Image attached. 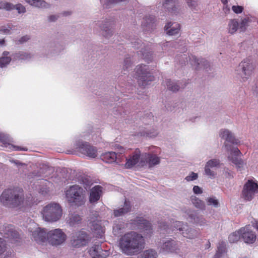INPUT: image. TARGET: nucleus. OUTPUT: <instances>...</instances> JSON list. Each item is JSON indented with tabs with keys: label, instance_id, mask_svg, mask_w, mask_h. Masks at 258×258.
Segmentation results:
<instances>
[{
	"label": "nucleus",
	"instance_id": "1",
	"mask_svg": "<svg viewBox=\"0 0 258 258\" xmlns=\"http://www.w3.org/2000/svg\"><path fill=\"white\" fill-rule=\"evenodd\" d=\"M145 240L143 236L136 232L124 234L119 240L118 245L121 252L126 255H134L143 248Z\"/></svg>",
	"mask_w": 258,
	"mask_h": 258
},
{
	"label": "nucleus",
	"instance_id": "2",
	"mask_svg": "<svg viewBox=\"0 0 258 258\" xmlns=\"http://www.w3.org/2000/svg\"><path fill=\"white\" fill-rule=\"evenodd\" d=\"M159 226L163 233L171 234L178 231L184 237L189 239L197 238L199 234L198 230L189 227L187 223L181 221H174L171 220L168 223H159Z\"/></svg>",
	"mask_w": 258,
	"mask_h": 258
},
{
	"label": "nucleus",
	"instance_id": "3",
	"mask_svg": "<svg viewBox=\"0 0 258 258\" xmlns=\"http://www.w3.org/2000/svg\"><path fill=\"white\" fill-rule=\"evenodd\" d=\"M23 190L19 187L5 189L0 197L1 203L9 207L31 206V203L24 200L23 197Z\"/></svg>",
	"mask_w": 258,
	"mask_h": 258
},
{
	"label": "nucleus",
	"instance_id": "4",
	"mask_svg": "<svg viewBox=\"0 0 258 258\" xmlns=\"http://www.w3.org/2000/svg\"><path fill=\"white\" fill-rule=\"evenodd\" d=\"M43 219L48 222L53 223L59 221L62 215V209L57 203L51 202L46 205L41 211Z\"/></svg>",
	"mask_w": 258,
	"mask_h": 258
},
{
	"label": "nucleus",
	"instance_id": "5",
	"mask_svg": "<svg viewBox=\"0 0 258 258\" xmlns=\"http://www.w3.org/2000/svg\"><path fill=\"white\" fill-rule=\"evenodd\" d=\"M66 197L71 206H81L85 202L84 191L78 185L70 186L66 191Z\"/></svg>",
	"mask_w": 258,
	"mask_h": 258
},
{
	"label": "nucleus",
	"instance_id": "6",
	"mask_svg": "<svg viewBox=\"0 0 258 258\" xmlns=\"http://www.w3.org/2000/svg\"><path fill=\"white\" fill-rule=\"evenodd\" d=\"M134 77L137 80L139 84L143 87L154 80V76L149 71V67L143 64H139L136 67Z\"/></svg>",
	"mask_w": 258,
	"mask_h": 258
},
{
	"label": "nucleus",
	"instance_id": "7",
	"mask_svg": "<svg viewBox=\"0 0 258 258\" xmlns=\"http://www.w3.org/2000/svg\"><path fill=\"white\" fill-rule=\"evenodd\" d=\"M254 68L252 61L249 58H246L239 64L235 71L241 81L244 82L252 75Z\"/></svg>",
	"mask_w": 258,
	"mask_h": 258
},
{
	"label": "nucleus",
	"instance_id": "8",
	"mask_svg": "<svg viewBox=\"0 0 258 258\" xmlns=\"http://www.w3.org/2000/svg\"><path fill=\"white\" fill-rule=\"evenodd\" d=\"M29 231L31 236V239L39 245H44L47 242V233L44 228L38 227L33 223L29 227Z\"/></svg>",
	"mask_w": 258,
	"mask_h": 258
},
{
	"label": "nucleus",
	"instance_id": "9",
	"mask_svg": "<svg viewBox=\"0 0 258 258\" xmlns=\"http://www.w3.org/2000/svg\"><path fill=\"white\" fill-rule=\"evenodd\" d=\"M131 227L138 229L143 233L145 236L150 235L152 233L151 223L143 217H137L131 222Z\"/></svg>",
	"mask_w": 258,
	"mask_h": 258
},
{
	"label": "nucleus",
	"instance_id": "10",
	"mask_svg": "<svg viewBox=\"0 0 258 258\" xmlns=\"http://www.w3.org/2000/svg\"><path fill=\"white\" fill-rule=\"evenodd\" d=\"M47 241L53 246L63 243L66 240V234L60 229H55L47 232Z\"/></svg>",
	"mask_w": 258,
	"mask_h": 258
},
{
	"label": "nucleus",
	"instance_id": "11",
	"mask_svg": "<svg viewBox=\"0 0 258 258\" xmlns=\"http://www.w3.org/2000/svg\"><path fill=\"white\" fill-rule=\"evenodd\" d=\"M77 151L89 158H94L97 155V149L87 142L78 141L75 144Z\"/></svg>",
	"mask_w": 258,
	"mask_h": 258
},
{
	"label": "nucleus",
	"instance_id": "12",
	"mask_svg": "<svg viewBox=\"0 0 258 258\" xmlns=\"http://www.w3.org/2000/svg\"><path fill=\"white\" fill-rule=\"evenodd\" d=\"M254 179H248L244 184L242 192L243 198L246 201H251L258 192V184Z\"/></svg>",
	"mask_w": 258,
	"mask_h": 258
},
{
	"label": "nucleus",
	"instance_id": "13",
	"mask_svg": "<svg viewBox=\"0 0 258 258\" xmlns=\"http://www.w3.org/2000/svg\"><path fill=\"white\" fill-rule=\"evenodd\" d=\"M226 150L229 152L228 159L234 163L237 168L241 170L244 166L243 161L239 158L238 156L241 154L240 150L237 147H232L231 145L225 144Z\"/></svg>",
	"mask_w": 258,
	"mask_h": 258
},
{
	"label": "nucleus",
	"instance_id": "14",
	"mask_svg": "<svg viewBox=\"0 0 258 258\" xmlns=\"http://www.w3.org/2000/svg\"><path fill=\"white\" fill-rule=\"evenodd\" d=\"M89 241L88 234L84 231L80 230L73 234L71 243L73 247L79 248L86 245Z\"/></svg>",
	"mask_w": 258,
	"mask_h": 258
},
{
	"label": "nucleus",
	"instance_id": "15",
	"mask_svg": "<svg viewBox=\"0 0 258 258\" xmlns=\"http://www.w3.org/2000/svg\"><path fill=\"white\" fill-rule=\"evenodd\" d=\"M143 160V154L139 149H136L129 158L126 159L125 167L126 168H132L134 166L137 167H145V161Z\"/></svg>",
	"mask_w": 258,
	"mask_h": 258
},
{
	"label": "nucleus",
	"instance_id": "16",
	"mask_svg": "<svg viewBox=\"0 0 258 258\" xmlns=\"http://www.w3.org/2000/svg\"><path fill=\"white\" fill-rule=\"evenodd\" d=\"M159 248L161 252L166 253H177L180 250L177 242L172 239L164 241L159 246Z\"/></svg>",
	"mask_w": 258,
	"mask_h": 258
},
{
	"label": "nucleus",
	"instance_id": "17",
	"mask_svg": "<svg viewBox=\"0 0 258 258\" xmlns=\"http://www.w3.org/2000/svg\"><path fill=\"white\" fill-rule=\"evenodd\" d=\"M240 233H241V238L245 243L252 244L256 240V235L252 231L249 225L241 228Z\"/></svg>",
	"mask_w": 258,
	"mask_h": 258
},
{
	"label": "nucleus",
	"instance_id": "18",
	"mask_svg": "<svg viewBox=\"0 0 258 258\" xmlns=\"http://www.w3.org/2000/svg\"><path fill=\"white\" fill-rule=\"evenodd\" d=\"M88 252L92 258H106L110 254V251L103 250L101 244H93L89 249Z\"/></svg>",
	"mask_w": 258,
	"mask_h": 258
},
{
	"label": "nucleus",
	"instance_id": "19",
	"mask_svg": "<svg viewBox=\"0 0 258 258\" xmlns=\"http://www.w3.org/2000/svg\"><path fill=\"white\" fill-rule=\"evenodd\" d=\"M0 232L5 238L10 239L11 242H17L20 238L19 234L11 225L5 226L3 229L0 230Z\"/></svg>",
	"mask_w": 258,
	"mask_h": 258
},
{
	"label": "nucleus",
	"instance_id": "20",
	"mask_svg": "<svg viewBox=\"0 0 258 258\" xmlns=\"http://www.w3.org/2000/svg\"><path fill=\"white\" fill-rule=\"evenodd\" d=\"M141 41L139 39L136 40L135 42H132L133 47H135L136 49H139L141 47V50L137 52L138 55L141 54L142 58L149 62L152 54L150 51V49L148 47H145V44L141 43Z\"/></svg>",
	"mask_w": 258,
	"mask_h": 258
},
{
	"label": "nucleus",
	"instance_id": "21",
	"mask_svg": "<svg viewBox=\"0 0 258 258\" xmlns=\"http://www.w3.org/2000/svg\"><path fill=\"white\" fill-rule=\"evenodd\" d=\"M143 160L145 161V166L151 168L158 165L160 159L157 155L150 153H143Z\"/></svg>",
	"mask_w": 258,
	"mask_h": 258
},
{
	"label": "nucleus",
	"instance_id": "22",
	"mask_svg": "<svg viewBox=\"0 0 258 258\" xmlns=\"http://www.w3.org/2000/svg\"><path fill=\"white\" fill-rule=\"evenodd\" d=\"M219 136L222 139L232 144L237 145L240 142L235 138L233 133L228 129H221L219 132Z\"/></svg>",
	"mask_w": 258,
	"mask_h": 258
},
{
	"label": "nucleus",
	"instance_id": "23",
	"mask_svg": "<svg viewBox=\"0 0 258 258\" xmlns=\"http://www.w3.org/2000/svg\"><path fill=\"white\" fill-rule=\"evenodd\" d=\"M178 6L177 0H166L163 4V8L173 15L178 13Z\"/></svg>",
	"mask_w": 258,
	"mask_h": 258
},
{
	"label": "nucleus",
	"instance_id": "24",
	"mask_svg": "<svg viewBox=\"0 0 258 258\" xmlns=\"http://www.w3.org/2000/svg\"><path fill=\"white\" fill-rule=\"evenodd\" d=\"M102 189L100 185H96L91 189L89 196L91 203H96L100 199L102 195Z\"/></svg>",
	"mask_w": 258,
	"mask_h": 258
},
{
	"label": "nucleus",
	"instance_id": "25",
	"mask_svg": "<svg viewBox=\"0 0 258 258\" xmlns=\"http://www.w3.org/2000/svg\"><path fill=\"white\" fill-rule=\"evenodd\" d=\"M10 139L9 136L4 133L0 132V142L3 145V147L6 148L7 150H24V148L13 146L9 143Z\"/></svg>",
	"mask_w": 258,
	"mask_h": 258
},
{
	"label": "nucleus",
	"instance_id": "26",
	"mask_svg": "<svg viewBox=\"0 0 258 258\" xmlns=\"http://www.w3.org/2000/svg\"><path fill=\"white\" fill-rule=\"evenodd\" d=\"M119 157V155H117L115 152H107L101 155V159L107 163H112L116 161L118 163L120 162Z\"/></svg>",
	"mask_w": 258,
	"mask_h": 258
},
{
	"label": "nucleus",
	"instance_id": "27",
	"mask_svg": "<svg viewBox=\"0 0 258 258\" xmlns=\"http://www.w3.org/2000/svg\"><path fill=\"white\" fill-rule=\"evenodd\" d=\"M92 232L97 237H102L104 233V228L101 225V221H93L91 226Z\"/></svg>",
	"mask_w": 258,
	"mask_h": 258
},
{
	"label": "nucleus",
	"instance_id": "28",
	"mask_svg": "<svg viewBox=\"0 0 258 258\" xmlns=\"http://www.w3.org/2000/svg\"><path fill=\"white\" fill-rule=\"evenodd\" d=\"M164 29L168 35H176L179 33L180 30V25L177 23H168L165 26Z\"/></svg>",
	"mask_w": 258,
	"mask_h": 258
},
{
	"label": "nucleus",
	"instance_id": "29",
	"mask_svg": "<svg viewBox=\"0 0 258 258\" xmlns=\"http://www.w3.org/2000/svg\"><path fill=\"white\" fill-rule=\"evenodd\" d=\"M189 61L191 65L196 69H201L202 66L204 68H207V65H209L208 62L206 59L204 58H198L193 55L190 57Z\"/></svg>",
	"mask_w": 258,
	"mask_h": 258
},
{
	"label": "nucleus",
	"instance_id": "30",
	"mask_svg": "<svg viewBox=\"0 0 258 258\" xmlns=\"http://www.w3.org/2000/svg\"><path fill=\"white\" fill-rule=\"evenodd\" d=\"M131 209L130 202L125 200L123 207L119 209L114 210L113 215L115 217H119L130 212Z\"/></svg>",
	"mask_w": 258,
	"mask_h": 258
},
{
	"label": "nucleus",
	"instance_id": "31",
	"mask_svg": "<svg viewBox=\"0 0 258 258\" xmlns=\"http://www.w3.org/2000/svg\"><path fill=\"white\" fill-rule=\"evenodd\" d=\"M102 34L105 37L110 36L112 34V30L111 27V22L108 20L104 22V24H99Z\"/></svg>",
	"mask_w": 258,
	"mask_h": 258
},
{
	"label": "nucleus",
	"instance_id": "32",
	"mask_svg": "<svg viewBox=\"0 0 258 258\" xmlns=\"http://www.w3.org/2000/svg\"><path fill=\"white\" fill-rule=\"evenodd\" d=\"M238 30H239V25L238 20L236 19L230 20L228 24V33L231 34H233Z\"/></svg>",
	"mask_w": 258,
	"mask_h": 258
},
{
	"label": "nucleus",
	"instance_id": "33",
	"mask_svg": "<svg viewBox=\"0 0 258 258\" xmlns=\"http://www.w3.org/2000/svg\"><path fill=\"white\" fill-rule=\"evenodd\" d=\"M251 22V17L249 15H246L244 17L241 18L240 22H239L240 32L245 31Z\"/></svg>",
	"mask_w": 258,
	"mask_h": 258
},
{
	"label": "nucleus",
	"instance_id": "34",
	"mask_svg": "<svg viewBox=\"0 0 258 258\" xmlns=\"http://www.w3.org/2000/svg\"><path fill=\"white\" fill-rule=\"evenodd\" d=\"M38 183L41 184V187L39 189V192L42 195L45 196L49 192V186L51 183L46 180L40 179Z\"/></svg>",
	"mask_w": 258,
	"mask_h": 258
},
{
	"label": "nucleus",
	"instance_id": "35",
	"mask_svg": "<svg viewBox=\"0 0 258 258\" xmlns=\"http://www.w3.org/2000/svg\"><path fill=\"white\" fill-rule=\"evenodd\" d=\"M81 220L82 218L80 215L74 214L70 215L67 222L70 226H76L81 223Z\"/></svg>",
	"mask_w": 258,
	"mask_h": 258
},
{
	"label": "nucleus",
	"instance_id": "36",
	"mask_svg": "<svg viewBox=\"0 0 258 258\" xmlns=\"http://www.w3.org/2000/svg\"><path fill=\"white\" fill-rule=\"evenodd\" d=\"M157 252L153 249H149L144 251L138 258H157Z\"/></svg>",
	"mask_w": 258,
	"mask_h": 258
},
{
	"label": "nucleus",
	"instance_id": "37",
	"mask_svg": "<svg viewBox=\"0 0 258 258\" xmlns=\"http://www.w3.org/2000/svg\"><path fill=\"white\" fill-rule=\"evenodd\" d=\"M9 54V52L8 51L3 52V56L0 57V68H3L7 67L11 61V57L8 56Z\"/></svg>",
	"mask_w": 258,
	"mask_h": 258
},
{
	"label": "nucleus",
	"instance_id": "38",
	"mask_svg": "<svg viewBox=\"0 0 258 258\" xmlns=\"http://www.w3.org/2000/svg\"><path fill=\"white\" fill-rule=\"evenodd\" d=\"M166 85L168 89L173 92L178 91L180 88H183L184 87L180 86L177 82H172L171 80H167L166 81Z\"/></svg>",
	"mask_w": 258,
	"mask_h": 258
},
{
	"label": "nucleus",
	"instance_id": "39",
	"mask_svg": "<svg viewBox=\"0 0 258 258\" xmlns=\"http://www.w3.org/2000/svg\"><path fill=\"white\" fill-rule=\"evenodd\" d=\"M191 200L193 205L198 209L204 210L205 209V204L203 201L196 197H192Z\"/></svg>",
	"mask_w": 258,
	"mask_h": 258
},
{
	"label": "nucleus",
	"instance_id": "40",
	"mask_svg": "<svg viewBox=\"0 0 258 258\" xmlns=\"http://www.w3.org/2000/svg\"><path fill=\"white\" fill-rule=\"evenodd\" d=\"M26 2L30 5L40 8L45 7L46 3L43 0H26Z\"/></svg>",
	"mask_w": 258,
	"mask_h": 258
},
{
	"label": "nucleus",
	"instance_id": "41",
	"mask_svg": "<svg viewBox=\"0 0 258 258\" xmlns=\"http://www.w3.org/2000/svg\"><path fill=\"white\" fill-rule=\"evenodd\" d=\"M241 237V233H240V229L236 231L229 235L228 239L230 243H234L237 242Z\"/></svg>",
	"mask_w": 258,
	"mask_h": 258
},
{
	"label": "nucleus",
	"instance_id": "42",
	"mask_svg": "<svg viewBox=\"0 0 258 258\" xmlns=\"http://www.w3.org/2000/svg\"><path fill=\"white\" fill-rule=\"evenodd\" d=\"M226 248L225 243L223 241L219 242L218 246L217 247V250L216 253H218V254L222 256L223 254L226 253Z\"/></svg>",
	"mask_w": 258,
	"mask_h": 258
},
{
	"label": "nucleus",
	"instance_id": "43",
	"mask_svg": "<svg viewBox=\"0 0 258 258\" xmlns=\"http://www.w3.org/2000/svg\"><path fill=\"white\" fill-rule=\"evenodd\" d=\"M16 57L22 60H28L31 57V55L26 52H19L16 54Z\"/></svg>",
	"mask_w": 258,
	"mask_h": 258
},
{
	"label": "nucleus",
	"instance_id": "44",
	"mask_svg": "<svg viewBox=\"0 0 258 258\" xmlns=\"http://www.w3.org/2000/svg\"><path fill=\"white\" fill-rule=\"evenodd\" d=\"M220 162L219 160L213 159L209 160L206 164L205 166L209 168L217 167L219 166Z\"/></svg>",
	"mask_w": 258,
	"mask_h": 258
},
{
	"label": "nucleus",
	"instance_id": "45",
	"mask_svg": "<svg viewBox=\"0 0 258 258\" xmlns=\"http://www.w3.org/2000/svg\"><path fill=\"white\" fill-rule=\"evenodd\" d=\"M124 228V225L123 222H120L119 223L117 224L116 222L114 223L113 226V231L115 233V234H118L119 231L123 229Z\"/></svg>",
	"mask_w": 258,
	"mask_h": 258
},
{
	"label": "nucleus",
	"instance_id": "46",
	"mask_svg": "<svg viewBox=\"0 0 258 258\" xmlns=\"http://www.w3.org/2000/svg\"><path fill=\"white\" fill-rule=\"evenodd\" d=\"M154 19L155 18L153 16H150L149 18L146 17L144 20L145 23H143V25L144 26L150 27L154 23Z\"/></svg>",
	"mask_w": 258,
	"mask_h": 258
},
{
	"label": "nucleus",
	"instance_id": "47",
	"mask_svg": "<svg viewBox=\"0 0 258 258\" xmlns=\"http://www.w3.org/2000/svg\"><path fill=\"white\" fill-rule=\"evenodd\" d=\"M185 213L188 215V217L190 219L191 222L195 223L197 217H199L197 216L196 212L193 210H186Z\"/></svg>",
	"mask_w": 258,
	"mask_h": 258
},
{
	"label": "nucleus",
	"instance_id": "48",
	"mask_svg": "<svg viewBox=\"0 0 258 258\" xmlns=\"http://www.w3.org/2000/svg\"><path fill=\"white\" fill-rule=\"evenodd\" d=\"M207 202L208 205L213 206L214 207L217 208L219 206V202L215 197H210L207 199Z\"/></svg>",
	"mask_w": 258,
	"mask_h": 258
},
{
	"label": "nucleus",
	"instance_id": "49",
	"mask_svg": "<svg viewBox=\"0 0 258 258\" xmlns=\"http://www.w3.org/2000/svg\"><path fill=\"white\" fill-rule=\"evenodd\" d=\"M12 10L16 9L19 14H24L26 12L25 7L20 4L12 5Z\"/></svg>",
	"mask_w": 258,
	"mask_h": 258
},
{
	"label": "nucleus",
	"instance_id": "50",
	"mask_svg": "<svg viewBox=\"0 0 258 258\" xmlns=\"http://www.w3.org/2000/svg\"><path fill=\"white\" fill-rule=\"evenodd\" d=\"M208 167H205V173L211 179H213L215 177L216 173Z\"/></svg>",
	"mask_w": 258,
	"mask_h": 258
},
{
	"label": "nucleus",
	"instance_id": "51",
	"mask_svg": "<svg viewBox=\"0 0 258 258\" xmlns=\"http://www.w3.org/2000/svg\"><path fill=\"white\" fill-rule=\"evenodd\" d=\"M0 9H5L7 11H10L13 9L12 4L1 2H0Z\"/></svg>",
	"mask_w": 258,
	"mask_h": 258
},
{
	"label": "nucleus",
	"instance_id": "52",
	"mask_svg": "<svg viewBox=\"0 0 258 258\" xmlns=\"http://www.w3.org/2000/svg\"><path fill=\"white\" fill-rule=\"evenodd\" d=\"M195 224L199 225L200 226H204L207 225V221L206 219L202 217H197Z\"/></svg>",
	"mask_w": 258,
	"mask_h": 258
},
{
	"label": "nucleus",
	"instance_id": "53",
	"mask_svg": "<svg viewBox=\"0 0 258 258\" xmlns=\"http://www.w3.org/2000/svg\"><path fill=\"white\" fill-rule=\"evenodd\" d=\"M198 175L197 173H195L194 172H191L188 176H186L185 179L187 181H191L196 180L198 178Z\"/></svg>",
	"mask_w": 258,
	"mask_h": 258
},
{
	"label": "nucleus",
	"instance_id": "54",
	"mask_svg": "<svg viewBox=\"0 0 258 258\" xmlns=\"http://www.w3.org/2000/svg\"><path fill=\"white\" fill-rule=\"evenodd\" d=\"M243 7L240 6H233L232 7V11L237 14H241L243 11Z\"/></svg>",
	"mask_w": 258,
	"mask_h": 258
},
{
	"label": "nucleus",
	"instance_id": "55",
	"mask_svg": "<svg viewBox=\"0 0 258 258\" xmlns=\"http://www.w3.org/2000/svg\"><path fill=\"white\" fill-rule=\"evenodd\" d=\"M132 62L131 58H126L124 61L123 69L124 70H127L131 66Z\"/></svg>",
	"mask_w": 258,
	"mask_h": 258
},
{
	"label": "nucleus",
	"instance_id": "56",
	"mask_svg": "<svg viewBox=\"0 0 258 258\" xmlns=\"http://www.w3.org/2000/svg\"><path fill=\"white\" fill-rule=\"evenodd\" d=\"M186 2L188 7L191 9H195L197 5V0H186Z\"/></svg>",
	"mask_w": 258,
	"mask_h": 258
},
{
	"label": "nucleus",
	"instance_id": "57",
	"mask_svg": "<svg viewBox=\"0 0 258 258\" xmlns=\"http://www.w3.org/2000/svg\"><path fill=\"white\" fill-rule=\"evenodd\" d=\"M6 250L5 241L2 238H0V254H2Z\"/></svg>",
	"mask_w": 258,
	"mask_h": 258
},
{
	"label": "nucleus",
	"instance_id": "58",
	"mask_svg": "<svg viewBox=\"0 0 258 258\" xmlns=\"http://www.w3.org/2000/svg\"><path fill=\"white\" fill-rule=\"evenodd\" d=\"M193 191L195 194H201L203 192L202 188L198 185H195L194 186Z\"/></svg>",
	"mask_w": 258,
	"mask_h": 258
},
{
	"label": "nucleus",
	"instance_id": "59",
	"mask_svg": "<svg viewBox=\"0 0 258 258\" xmlns=\"http://www.w3.org/2000/svg\"><path fill=\"white\" fill-rule=\"evenodd\" d=\"M224 176L228 178H232L233 177V173L230 170H226L224 172Z\"/></svg>",
	"mask_w": 258,
	"mask_h": 258
},
{
	"label": "nucleus",
	"instance_id": "60",
	"mask_svg": "<svg viewBox=\"0 0 258 258\" xmlns=\"http://www.w3.org/2000/svg\"><path fill=\"white\" fill-rule=\"evenodd\" d=\"M171 45H172V46H174L175 47H176V45L174 44L173 42H167L165 44H164L163 46V49L164 50H166V47H168V46H170Z\"/></svg>",
	"mask_w": 258,
	"mask_h": 258
},
{
	"label": "nucleus",
	"instance_id": "61",
	"mask_svg": "<svg viewBox=\"0 0 258 258\" xmlns=\"http://www.w3.org/2000/svg\"><path fill=\"white\" fill-rule=\"evenodd\" d=\"M115 149L118 151V153L122 154L123 152H124L125 149L122 147L119 146V145H116L115 146Z\"/></svg>",
	"mask_w": 258,
	"mask_h": 258
},
{
	"label": "nucleus",
	"instance_id": "62",
	"mask_svg": "<svg viewBox=\"0 0 258 258\" xmlns=\"http://www.w3.org/2000/svg\"><path fill=\"white\" fill-rule=\"evenodd\" d=\"M58 18L56 15H51L48 17V20L49 22H55Z\"/></svg>",
	"mask_w": 258,
	"mask_h": 258
},
{
	"label": "nucleus",
	"instance_id": "63",
	"mask_svg": "<svg viewBox=\"0 0 258 258\" xmlns=\"http://www.w3.org/2000/svg\"><path fill=\"white\" fill-rule=\"evenodd\" d=\"M223 10L225 14L229 13L230 11V8L228 7L227 4H223Z\"/></svg>",
	"mask_w": 258,
	"mask_h": 258
},
{
	"label": "nucleus",
	"instance_id": "64",
	"mask_svg": "<svg viewBox=\"0 0 258 258\" xmlns=\"http://www.w3.org/2000/svg\"><path fill=\"white\" fill-rule=\"evenodd\" d=\"M157 133L156 132H155L153 133H149V132L146 133V136L151 137V138L156 137L157 136Z\"/></svg>",
	"mask_w": 258,
	"mask_h": 258
}]
</instances>
